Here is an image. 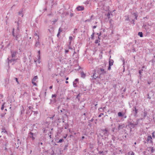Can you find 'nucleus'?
Returning a JSON list of instances; mask_svg holds the SVG:
<instances>
[{
  "label": "nucleus",
  "mask_w": 155,
  "mask_h": 155,
  "mask_svg": "<svg viewBox=\"0 0 155 155\" xmlns=\"http://www.w3.org/2000/svg\"><path fill=\"white\" fill-rule=\"evenodd\" d=\"M67 111L65 109L62 108V110H60V111H58V114L60 115H62V117H63V122H64V118L65 117H67L68 118V115L67 114Z\"/></svg>",
  "instance_id": "nucleus-1"
},
{
  "label": "nucleus",
  "mask_w": 155,
  "mask_h": 155,
  "mask_svg": "<svg viewBox=\"0 0 155 155\" xmlns=\"http://www.w3.org/2000/svg\"><path fill=\"white\" fill-rule=\"evenodd\" d=\"M103 136H101V137H99V135H97V143L99 145L102 146L103 145L102 143V140H105L108 138L107 137H103Z\"/></svg>",
  "instance_id": "nucleus-2"
},
{
  "label": "nucleus",
  "mask_w": 155,
  "mask_h": 155,
  "mask_svg": "<svg viewBox=\"0 0 155 155\" xmlns=\"http://www.w3.org/2000/svg\"><path fill=\"white\" fill-rule=\"evenodd\" d=\"M101 132L104 136L107 137L110 134L109 130L107 127L105 128L104 129H101Z\"/></svg>",
  "instance_id": "nucleus-3"
},
{
  "label": "nucleus",
  "mask_w": 155,
  "mask_h": 155,
  "mask_svg": "<svg viewBox=\"0 0 155 155\" xmlns=\"http://www.w3.org/2000/svg\"><path fill=\"white\" fill-rule=\"evenodd\" d=\"M138 122L137 121L134 122V121L132 120L131 121H129L127 125L129 128H134L138 125Z\"/></svg>",
  "instance_id": "nucleus-4"
},
{
  "label": "nucleus",
  "mask_w": 155,
  "mask_h": 155,
  "mask_svg": "<svg viewBox=\"0 0 155 155\" xmlns=\"http://www.w3.org/2000/svg\"><path fill=\"white\" fill-rule=\"evenodd\" d=\"M132 112L135 117H137V114L138 112V109L137 108V107L135 106H134L132 109Z\"/></svg>",
  "instance_id": "nucleus-5"
},
{
  "label": "nucleus",
  "mask_w": 155,
  "mask_h": 155,
  "mask_svg": "<svg viewBox=\"0 0 155 155\" xmlns=\"http://www.w3.org/2000/svg\"><path fill=\"white\" fill-rule=\"evenodd\" d=\"M57 95L56 94H52V98L50 99V103L52 104H54L56 102L57 100L56 99V97Z\"/></svg>",
  "instance_id": "nucleus-6"
},
{
  "label": "nucleus",
  "mask_w": 155,
  "mask_h": 155,
  "mask_svg": "<svg viewBox=\"0 0 155 155\" xmlns=\"http://www.w3.org/2000/svg\"><path fill=\"white\" fill-rule=\"evenodd\" d=\"M42 125L43 129H42V131L44 133H47L48 131L49 128L48 127V126L46 125V124H42Z\"/></svg>",
  "instance_id": "nucleus-7"
},
{
  "label": "nucleus",
  "mask_w": 155,
  "mask_h": 155,
  "mask_svg": "<svg viewBox=\"0 0 155 155\" xmlns=\"http://www.w3.org/2000/svg\"><path fill=\"white\" fill-rule=\"evenodd\" d=\"M147 114V112L145 110H144L143 111H142V113L141 114V116L142 118H141V120L143 119H145V117H146Z\"/></svg>",
  "instance_id": "nucleus-8"
},
{
  "label": "nucleus",
  "mask_w": 155,
  "mask_h": 155,
  "mask_svg": "<svg viewBox=\"0 0 155 155\" xmlns=\"http://www.w3.org/2000/svg\"><path fill=\"white\" fill-rule=\"evenodd\" d=\"M100 75H104L106 74L107 73V71H105L104 69L101 68H100Z\"/></svg>",
  "instance_id": "nucleus-9"
},
{
  "label": "nucleus",
  "mask_w": 155,
  "mask_h": 155,
  "mask_svg": "<svg viewBox=\"0 0 155 155\" xmlns=\"http://www.w3.org/2000/svg\"><path fill=\"white\" fill-rule=\"evenodd\" d=\"M152 137L150 135H148L147 136V138L146 140V141H147V142H149V141H150V143L153 144V142L152 140Z\"/></svg>",
  "instance_id": "nucleus-10"
},
{
  "label": "nucleus",
  "mask_w": 155,
  "mask_h": 155,
  "mask_svg": "<svg viewBox=\"0 0 155 155\" xmlns=\"http://www.w3.org/2000/svg\"><path fill=\"white\" fill-rule=\"evenodd\" d=\"M79 83V79L78 78H76L75 79L74 81L73 82V85L74 87H77L78 86L77 84Z\"/></svg>",
  "instance_id": "nucleus-11"
},
{
  "label": "nucleus",
  "mask_w": 155,
  "mask_h": 155,
  "mask_svg": "<svg viewBox=\"0 0 155 155\" xmlns=\"http://www.w3.org/2000/svg\"><path fill=\"white\" fill-rule=\"evenodd\" d=\"M99 75V74L98 73H97L96 72L94 71L93 75L92 76L93 77V79L96 80V78L97 77V76Z\"/></svg>",
  "instance_id": "nucleus-12"
},
{
  "label": "nucleus",
  "mask_w": 155,
  "mask_h": 155,
  "mask_svg": "<svg viewBox=\"0 0 155 155\" xmlns=\"http://www.w3.org/2000/svg\"><path fill=\"white\" fill-rule=\"evenodd\" d=\"M49 31L50 33L52 34L54 32V27L52 25H50L49 26Z\"/></svg>",
  "instance_id": "nucleus-13"
},
{
  "label": "nucleus",
  "mask_w": 155,
  "mask_h": 155,
  "mask_svg": "<svg viewBox=\"0 0 155 155\" xmlns=\"http://www.w3.org/2000/svg\"><path fill=\"white\" fill-rule=\"evenodd\" d=\"M125 112H118L117 114L118 116L119 117H123L124 116V115L125 114Z\"/></svg>",
  "instance_id": "nucleus-14"
},
{
  "label": "nucleus",
  "mask_w": 155,
  "mask_h": 155,
  "mask_svg": "<svg viewBox=\"0 0 155 155\" xmlns=\"http://www.w3.org/2000/svg\"><path fill=\"white\" fill-rule=\"evenodd\" d=\"M125 124H124L121 125L119 124L118 127V130H119L120 129H123L125 127Z\"/></svg>",
  "instance_id": "nucleus-15"
},
{
  "label": "nucleus",
  "mask_w": 155,
  "mask_h": 155,
  "mask_svg": "<svg viewBox=\"0 0 155 155\" xmlns=\"http://www.w3.org/2000/svg\"><path fill=\"white\" fill-rule=\"evenodd\" d=\"M38 78V77L37 76H35L33 78L32 80V83L35 85L36 86V84L35 82L36 80H37Z\"/></svg>",
  "instance_id": "nucleus-16"
},
{
  "label": "nucleus",
  "mask_w": 155,
  "mask_h": 155,
  "mask_svg": "<svg viewBox=\"0 0 155 155\" xmlns=\"http://www.w3.org/2000/svg\"><path fill=\"white\" fill-rule=\"evenodd\" d=\"M76 9L78 11H83L84 9V8L83 6H78L76 8Z\"/></svg>",
  "instance_id": "nucleus-17"
},
{
  "label": "nucleus",
  "mask_w": 155,
  "mask_h": 155,
  "mask_svg": "<svg viewBox=\"0 0 155 155\" xmlns=\"http://www.w3.org/2000/svg\"><path fill=\"white\" fill-rule=\"evenodd\" d=\"M111 137L112 139L113 140V141H114L116 140H117L119 139L117 137H116L114 135H111Z\"/></svg>",
  "instance_id": "nucleus-18"
},
{
  "label": "nucleus",
  "mask_w": 155,
  "mask_h": 155,
  "mask_svg": "<svg viewBox=\"0 0 155 155\" xmlns=\"http://www.w3.org/2000/svg\"><path fill=\"white\" fill-rule=\"evenodd\" d=\"M132 14L134 15V16H135V19L136 20H137V18L138 16V15L137 14V12H134L132 13Z\"/></svg>",
  "instance_id": "nucleus-19"
},
{
  "label": "nucleus",
  "mask_w": 155,
  "mask_h": 155,
  "mask_svg": "<svg viewBox=\"0 0 155 155\" xmlns=\"http://www.w3.org/2000/svg\"><path fill=\"white\" fill-rule=\"evenodd\" d=\"M114 61L112 59H110L109 61V65L110 66H112L113 65L114 63Z\"/></svg>",
  "instance_id": "nucleus-20"
},
{
  "label": "nucleus",
  "mask_w": 155,
  "mask_h": 155,
  "mask_svg": "<svg viewBox=\"0 0 155 155\" xmlns=\"http://www.w3.org/2000/svg\"><path fill=\"white\" fill-rule=\"evenodd\" d=\"M143 71V69H141V70H139L138 71V73L140 75L139 76H140V78H141L142 76V75L141 74L142 73Z\"/></svg>",
  "instance_id": "nucleus-21"
},
{
  "label": "nucleus",
  "mask_w": 155,
  "mask_h": 155,
  "mask_svg": "<svg viewBox=\"0 0 155 155\" xmlns=\"http://www.w3.org/2000/svg\"><path fill=\"white\" fill-rule=\"evenodd\" d=\"M12 58H13L15 56L17 52L16 51H13V52H12Z\"/></svg>",
  "instance_id": "nucleus-22"
},
{
  "label": "nucleus",
  "mask_w": 155,
  "mask_h": 155,
  "mask_svg": "<svg viewBox=\"0 0 155 155\" xmlns=\"http://www.w3.org/2000/svg\"><path fill=\"white\" fill-rule=\"evenodd\" d=\"M81 78H84L86 76V74L83 72L81 73Z\"/></svg>",
  "instance_id": "nucleus-23"
},
{
  "label": "nucleus",
  "mask_w": 155,
  "mask_h": 155,
  "mask_svg": "<svg viewBox=\"0 0 155 155\" xmlns=\"http://www.w3.org/2000/svg\"><path fill=\"white\" fill-rule=\"evenodd\" d=\"M81 96V94L80 93H79L76 97V98H77L78 101H79L80 100Z\"/></svg>",
  "instance_id": "nucleus-24"
},
{
  "label": "nucleus",
  "mask_w": 155,
  "mask_h": 155,
  "mask_svg": "<svg viewBox=\"0 0 155 155\" xmlns=\"http://www.w3.org/2000/svg\"><path fill=\"white\" fill-rule=\"evenodd\" d=\"M55 141L58 143H61L64 141V139L63 138H61L58 141H57L56 139Z\"/></svg>",
  "instance_id": "nucleus-25"
},
{
  "label": "nucleus",
  "mask_w": 155,
  "mask_h": 155,
  "mask_svg": "<svg viewBox=\"0 0 155 155\" xmlns=\"http://www.w3.org/2000/svg\"><path fill=\"white\" fill-rule=\"evenodd\" d=\"M138 35L140 37H143V33L142 32H139L138 33Z\"/></svg>",
  "instance_id": "nucleus-26"
},
{
  "label": "nucleus",
  "mask_w": 155,
  "mask_h": 155,
  "mask_svg": "<svg viewBox=\"0 0 155 155\" xmlns=\"http://www.w3.org/2000/svg\"><path fill=\"white\" fill-rule=\"evenodd\" d=\"M101 75H98V76H97V78H96V80L97 81V83H98L100 84V82L98 79H101Z\"/></svg>",
  "instance_id": "nucleus-27"
},
{
  "label": "nucleus",
  "mask_w": 155,
  "mask_h": 155,
  "mask_svg": "<svg viewBox=\"0 0 155 155\" xmlns=\"http://www.w3.org/2000/svg\"><path fill=\"white\" fill-rule=\"evenodd\" d=\"M71 41H69V44H68V48L69 49H71L72 50L73 49V48H72L71 47Z\"/></svg>",
  "instance_id": "nucleus-28"
},
{
  "label": "nucleus",
  "mask_w": 155,
  "mask_h": 155,
  "mask_svg": "<svg viewBox=\"0 0 155 155\" xmlns=\"http://www.w3.org/2000/svg\"><path fill=\"white\" fill-rule=\"evenodd\" d=\"M93 32L92 34L91 35V39H94V35L95 34V32L94 30H93Z\"/></svg>",
  "instance_id": "nucleus-29"
},
{
  "label": "nucleus",
  "mask_w": 155,
  "mask_h": 155,
  "mask_svg": "<svg viewBox=\"0 0 155 155\" xmlns=\"http://www.w3.org/2000/svg\"><path fill=\"white\" fill-rule=\"evenodd\" d=\"M94 71L96 72L97 73H98L99 74H100V68H98L97 69H96L95 70H94Z\"/></svg>",
  "instance_id": "nucleus-30"
},
{
  "label": "nucleus",
  "mask_w": 155,
  "mask_h": 155,
  "mask_svg": "<svg viewBox=\"0 0 155 155\" xmlns=\"http://www.w3.org/2000/svg\"><path fill=\"white\" fill-rule=\"evenodd\" d=\"M18 141L17 142V143H15V145L17 147H18L19 146V144H20L21 142H19V139L18 140Z\"/></svg>",
  "instance_id": "nucleus-31"
},
{
  "label": "nucleus",
  "mask_w": 155,
  "mask_h": 155,
  "mask_svg": "<svg viewBox=\"0 0 155 155\" xmlns=\"http://www.w3.org/2000/svg\"><path fill=\"white\" fill-rule=\"evenodd\" d=\"M134 153L132 151H130L128 153V155H134Z\"/></svg>",
  "instance_id": "nucleus-32"
},
{
  "label": "nucleus",
  "mask_w": 155,
  "mask_h": 155,
  "mask_svg": "<svg viewBox=\"0 0 155 155\" xmlns=\"http://www.w3.org/2000/svg\"><path fill=\"white\" fill-rule=\"evenodd\" d=\"M46 89H45V90H43V91H41V94L43 92H44V93L45 96H46Z\"/></svg>",
  "instance_id": "nucleus-33"
},
{
  "label": "nucleus",
  "mask_w": 155,
  "mask_h": 155,
  "mask_svg": "<svg viewBox=\"0 0 155 155\" xmlns=\"http://www.w3.org/2000/svg\"><path fill=\"white\" fill-rule=\"evenodd\" d=\"M147 43L149 44L151 47L153 46V43L151 41L148 42Z\"/></svg>",
  "instance_id": "nucleus-34"
},
{
  "label": "nucleus",
  "mask_w": 155,
  "mask_h": 155,
  "mask_svg": "<svg viewBox=\"0 0 155 155\" xmlns=\"http://www.w3.org/2000/svg\"><path fill=\"white\" fill-rule=\"evenodd\" d=\"M65 126H64V128L66 129L68 128V124L67 123H65Z\"/></svg>",
  "instance_id": "nucleus-35"
},
{
  "label": "nucleus",
  "mask_w": 155,
  "mask_h": 155,
  "mask_svg": "<svg viewBox=\"0 0 155 155\" xmlns=\"http://www.w3.org/2000/svg\"><path fill=\"white\" fill-rule=\"evenodd\" d=\"M152 138H155V131H154L152 134Z\"/></svg>",
  "instance_id": "nucleus-36"
},
{
  "label": "nucleus",
  "mask_w": 155,
  "mask_h": 155,
  "mask_svg": "<svg viewBox=\"0 0 155 155\" xmlns=\"http://www.w3.org/2000/svg\"><path fill=\"white\" fill-rule=\"evenodd\" d=\"M149 148H150L151 149V153H153L154 151L153 147H150Z\"/></svg>",
  "instance_id": "nucleus-37"
},
{
  "label": "nucleus",
  "mask_w": 155,
  "mask_h": 155,
  "mask_svg": "<svg viewBox=\"0 0 155 155\" xmlns=\"http://www.w3.org/2000/svg\"><path fill=\"white\" fill-rule=\"evenodd\" d=\"M14 29L13 28V29L12 35L14 37H16L17 38V35H15L14 33Z\"/></svg>",
  "instance_id": "nucleus-38"
},
{
  "label": "nucleus",
  "mask_w": 155,
  "mask_h": 155,
  "mask_svg": "<svg viewBox=\"0 0 155 155\" xmlns=\"http://www.w3.org/2000/svg\"><path fill=\"white\" fill-rule=\"evenodd\" d=\"M151 61L152 62V64L153 65L155 62V59L154 58H153V59H152Z\"/></svg>",
  "instance_id": "nucleus-39"
},
{
  "label": "nucleus",
  "mask_w": 155,
  "mask_h": 155,
  "mask_svg": "<svg viewBox=\"0 0 155 155\" xmlns=\"http://www.w3.org/2000/svg\"><path fill=\"white\" fill-rule=\"evenodd\" d=\"M110 13L109 12H108L107 15V16L108 17V19L110 18Z\"/></svg>",
  "instance_id": "nucleus-40"
},
{
  "label": "nucleus",
  "mask_w": 155,
  "mask_h": 155,
  "mask_svg": "<svg viewBox=\"0 0 155 155\" xmlns=\"http://www.w3.org/2000/svg\"><path fill=\"white\" fill-rule=\"evenodd\" d=\"M68 147V146L67 145H65V146H64V150H67L68 149V148H67Z\"/></svg>",
  "instance_id": "nucleus-41"
},
{
  "label": "nucleus",
  "mask_w": 155,
  "mask_h": 155,
  "mask_svg": "<svg viewBox=\"0 0 155 155\" xmlns=\"http://www.w3.org/2000/svg\"><path fill=\"white\" fill-rule=\"evenodd\" d=\"M30 134H31V136H30V137H32L33 140L34 139H35V138L33 137V133L31 132Z\"/></svg>",
  "instance_id": "nucleus-42"
},
{
  "label": "nucleus",
  "mask_w": 155,
  "mask_h": 155,
  "mask_svg": "<svg viewBox=\"0 0 155 155\" xmlns=\"http://www.w3.org/2000/svg\"><path fill=\"white\" fill-rule=\"evenodd\" d=\"M100 41L99 40L96 39L95 41V44H97L98 43V42H99Z\"/></svg>",
  "instance_id": "nucleus-43"
},
{
  "label": "nucleus",
  "mask_w": 155,
  "mask_h": 155,
  "mask_svg": "<svg viewBox=\"0 0 155 155\" xmlns=\"http://www.w3.org/2000/svg\"><path fill=\"white\" fill-rule=\"evenodd\" d=\"M98 153L99 154H102V155H104L103 151H99Z\"/></svg>",
  "instance_id": "nucleus-44"
},
{
  "label": "nucleus",
  "mask_w": 155,
  "mask_h": 155,
  "mask_svg": "<svg viewBox=\"0 0 155 155\" xmlns=\"http://www.w3.org/2000/svg\"><path fill=\"white\" fill-rule=\"evenodd\" d=\"M2 133H6L7 132L6 130L5 129H2Z\"/></svg>",
  "instance_id": "nucleus-45"
},
{
  "label": "nucleus",
  "mask_w": 155,
  "mask_h": 155,
  "mask_svg": "<svg viewBox=\"0 0 155 155\" xmlns=\"http://www.w3.org/2000/svg\"><path fill=\"white\" fill-rule=\"evenodd\" d=\"M88 126H89L90 127H91L92 126V124L91 122H88Z\"/></svg>",
  "instance_id": "nucleus-46"
},
{
  "label": "nucleus",
  "mask_w": 155,
  "mask_h": 155,
  "mask_svg": "<svg viewBox=\"0 0 155 155\" xmlns=\"http://www.w3.org/2000/svg\"><path fill=\"white\" fill-rule=\"evenodd\" d=\"M72 38H73L72 36H70L69 37V41H71H71L72 40Z\"/></svg>",
  "instance_id": "nucleus-47"
},
{
  "label": "nucleus",
  "mask_w": 155,
  "mask_h": 155,
  "mask_svg": "<svg viewBox=\"0 0 155 155\" xmlns=\"http://www.w3.org/2000/svg\"><path fill=\"white\" fill-rule=\"evenodd\" d=\"M146 30V31H147V30L149 29V28L148 26H147L144 28Z\"/></svg>",
  "instance_id": "nucleus-48"
},
{
  "label": "nucleus",
  "mask_w": 155,
  "mask_h": 155,
  "mask_svg": "<svg viewBox=\"0 0 155 155\" xmlns=\"http://www.w3.org/2000/svg\"><path fill=\"white\" fill-rule=\"evenodd\" d=\"M126 88H125L124 90L122 91V94H124V92L126 91Z\"/></svg>",
  "instance_id": "nucleus-49"
},
{
  "label": "nucleus",
  "mask_w": 155,
  "mask_h": 155,
  "mask_svg": "<svg viewBox=\"0 0 155 155\" xmlns=\"http://www.w3.org/2000/svg\"><path fill=\"white\" fill-rule=\"evenodd\" d=\"M5 103H3V104L2 105V107H1V108L2 110H3L4 108V104H5Z\"/></svg>",
  "instance_id": "nucleus-50"
},
{
  "label": "nucleus",
  "mask_w": 155,
  "mask_h": 155,
  "mask_svg": "<svg viewBox=\"0 0 155 155\" xmlns=\"http://www.w3.org/2000/svg\"><path fill=\"white\" fill-rule=\"evenodd\" d=\"M91 21V19H88L87 20H85L84 22H87L90 21Z\"/></svg>",
  "instance_id": "nucleus-51"
},
{
  "label": "nucleus",
  "mask_w": 155,
  "mask_h": 155,
  "mask_svg": "<svg viewBox=\"0 0 155 155\" xmlns=\"http://www.w3.org/2000/svg\"><path fill=\"white\" fill-rule=\"evenodd\" d=\"M94 120V119L93 118L91 119V120H89L88 121V122H93Z\"/></svg>",
  "instance_id": "nucleus-52"
},
{
  "label": "nucleus",
  "mask_w": 155,
  "mask_h": 155,
  "mask_svg": "<svg viewBox=\"0 0 155 155\" xmlns=\"http://www.w3.org/2000/svg\"><path fill=\"white\" fill-rule=\"evenodd\" d=\"M99 135V137H101V136H104L101 133L99 134V135Z\"/></svg>",
  "instance_id": "nucleus-53"
},
{
  "label": "nucleus",
  "mask_w": 155,
  "mask_h": 155,
  "mask_svg": "<svg viewBox=\"0 0 155 155\" xmlns=\"http://www.w3.org/2000/svg\"><path fill=\"white\" fill-rule=\"evenodd\" d=\"M58 20L57 19H55L54 20L52 21V22H53V24H55V22H56Z\"/></svg>",
  "instance_id": "nucleus-54"
},
{
  "label": "nucleus",
  "mask_w": 155,
  "mask_h": 155,
  "mask_svg": "<svg viewBox=\"0 0 155 155\" xmlns=\"http://www.w3.org/2000/svg\"><path fill=\"white\" fill-rule=\"evenodd\" d=\"M73 16H74V14H73V13H71V14H70V17H72Z\"/></svg>",
  "instance_id": "nucleus-55"
},
{
  "label": "nucleus",
  "mask_w": 155,
  "mask_h": 155,
  "mask_svg": "<svg viewBox=\"0 0 155 155\" xmlns=\"http://www.w3.org/2000/svg\"><path fill=\"white\" fill-rule=\"evenodd\" d=\"M111 66H110V65H109V66H108V68H107V69L108 70H110V69H111Z\"/></svg>",
  "instance_id": "nucleus-56"
},
{
  "label": "nucleus",
  "mask_w": 155,
  "mask_h": 155,
  "mask_svg": "<svg viewBox=\"0 0 155 155\" xmlns=\"http://www.w3.org/2000/svg\"><path fill=\"white\" fill-rule=\"evenodd\" d=\"M60 31H58V33L57 34V37H59V36L60 35Z\"/></svg>",
  "instance_id": "nucleus-57"
},
{
  "label": "nucleus",
  "mask_w": 155,
  "mask_h": 155,
  "mask_svg": "<svg viewBox=\"0 0 155 155\" xmlns=\"http://www.w3.org/2000/svg\"><path fill=\"white\" fill-rule=\"evenodd\" d=\"M129 17L128 16H127V18H126L125 19V21H129Z\"/></svg>",
  "instance_id": "nucleus-58"
},
{
  "label": "nucleus",
  "mask_w": 155,
  "mask_h": 155,
  "mask_svg": "<svg viewBox=\"0 0 155 155\" xmlns=\"http://www.w3.org/2000/svg\"><path fill=\"white\" fill-rule=\"evenodd\" d=\"M104 114L103 113H101L99 115H98V117H101L102 115H103Z\"/></svg>",
  "instance_id": "nucleus-59"
},
{
  "label": "nucleus",
  "mask_w": 155,
  "mask_h": 155,
  "mask_svg": "<svg viewBox=\"0 0 155 155\" xmlns=\"http://www.w3.org/2000/svg\"><path fill=\"white\" fill-rule=\"evenodd\" d=\"M147 98H149V99H150L151 98V97L149 96V94H147Z\"/></svg>",
  "instance_id": "nucleus-60"
},
{
  "label": "nucleus",
  "mask_w": 155,
  "mask_h": 155,
  "mask_svg": "<svg viewBox=\"0 0 155 155\" xmlns=\"http://www.w3.org/2000/svg\"><path fill=\"white\" fill-rule=\"evenodd\" d=\"M125 64V61L124 58H123V65H124Z\"/></svg>",
  "instance_id": "nucleus-61"
},
{
  "label": "nucleus",
  "mask_w": 155,
  "mask_h": 155,
  "mask_svg": "<svg viewBox=\"0 0 155 155\" xmlns=\"http://www.w3.org/2000/svg\"><path fill=\"white\" fill-rule=\"evenodd\" d=\"M132 51L133 52H135L136 51V50L135 48H134L133 49H132Z\"/></svg>",
  "instance_id": "nucleus-62"
},
{
  "label": "nucleus",
  "mask_w": 155,
  "mask_h": 155,
  "mask_svg": "<svg viewBox=\"0 0 155 155\" xmlns=\"http://www.w3.org/2000/svg\"><path fill=\"white\" fill-rule=\"evenodd\" d=\"M69 50H65V53H67L69 52Z\"/></svg>",
  "instance_id": "nucleus-63"
},
{
  "label": "nucleus",
  "mask_w": 155,
  "mask_h": 155,
  "mask_svg": "<svg viewBox=\"0 0 155 155\" xmlns=\"http://www.w3.org/2000/svg\"><path fill=\"white\" fill-rule=\"evenodd\" d=\"M97 27V25H94L92 27V28L93 29H95Z\"/></svg>",
  "instance_id": "nucleus-64"
}]
</instances>
